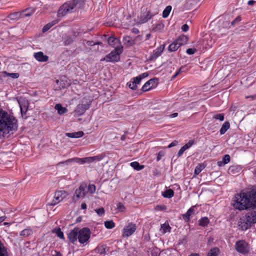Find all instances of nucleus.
Returning <instances> with one entry per match:
<instances>
[{
    "label": "nucleus",
    "instance_id": "1",
    "mask_svg": "<svg viewBox=\"0 0 256 256\" xmlns=\"http://www.w3.org/2000/svg\"><path fill=\"white\" fill-rule=\"evenodd\" d=\"M18 120L14 116L0 108V139L12 134L18 130Z\"/></svg>",
    "mask_w": 256,
    "mask_h": 256
},
{
    "label": "nucleus",
    "instance_id": "2",
    "mask_svg": "<svg viewBox=\"0 0 256 256\" xmlns=\"http://www.w3.org/2000/svg\"><path fill=\"white\" fill-rule=\"evenodd\" d=\"M90 234V230L88 228H74L68 233V238L72 244H74L78 240L80 244H84L88 242Z\"/></svg>",
    "mask_w": 256,
    "mask_h": 256
},
{
    "label": "nucleus",
    "instance_id": "3",
    "mask_svg": "<svg viewBox=\"0 0 256 256\" xmlns=\"http://www.w3.org/2000/svg\"><path fill=\"white\" fill-rule=\"evenodd\" d=\"M84 2L82 0H73L63 4L58 9L57 16L62 18L68 13L73 12L74 8H82Z\"/></svg>",
    "mask_w": 256,
    "mask_h": 256
},
{
    "label": "nucleus",
    "instance_id": "4",
    "mask_svg": "<svg viewBox=\"0 0 256 256\" xmlns=\"http://www.w3.org/2000/svg\"><path fill=\"white\" fill-rule=\"evenodd\" d=\"M256 224V211L247 212L238 222V227L242 230H246Z\"/></svg>",
    "mask_w": 256,
    "mask_h": 256
},
{
    "label": "nucleus",
    "instance_id": "5",
    "mask_svg": "<svg viewBox=\"0 0 256 256\" xmlns=\"http://www.w3.org/2000/svg\"><path fill=\"white\" fill-rule=\"evenodd\" d=\"M247 192H240L235 195L233 206L240 210H247L250 208Z\"/></svg>",
    "mask_w": 256,
    "mask_h": 256
},
{
    "label": "nucleus",
    "instance_id": "6",
    "mask_svg": "<svg viewBox=\"0 0 256 256\" xmlns=\"http://www.w3.org/2000/svg\"><path fill=\"white\" fill-rule=\"evenodd\" d=\"M123 47H116L114 50L110 52L108 54L106 55L102 60L106 61L107 62H118L120 60V55L122 53Z\"/></svg>",
    "mask_w": 256,
    "mask_h": 256
},
{
    "label": "nucleus",
    "instance_id": "7",
    "mask_svg": "<svg viewBox=\"0 0 256 256\" xmlns=\"http://www.w3.org/2000/svg\"><path fill=\"white\" fill-rule=\"evenodd\" d=\"M136 225L132 222H128L124 226L122 230V235L124 238H128L132 235L136 230Z\"/></svg>",
    "mask_w": 256,
    "mask_h": 256
},
{
    "label": "nucleus",
    "instance_id": "8",
    "mask_svg": "<svg viewBox=\"0 0 256 256\" xmlns=\"http://www.w3.org/2000/svg\"><path fill=\"white\" fill-rule=\"evenodd\" d=\"M87 193V186L86 184H82L79 188L75 190L72 197L74 202H77L80 198H84Z\"/></svg>",
    "mask_w": 256,
    "mask_h": 256
},
{
    "label": "nucleus",
    "instance_id": "9",
    "mask_svg": "<svg viewBox=\"0 0 256 256\" xmlns=\"http://www.w3.org/2000/svg\"><path fill=\"white\" fill-rule=\"evenodd\" d=\"M235 248L239 253L246 254L250 251L249 244L244 240L237 241L235 244Z\"/></svg>",
    "mask_w": 256,
    "mask_h": 256
},
{
    "label": "nucleus",
    "instance_id": "10",
    "mask_svg": "<svg viewBox=\"0 0 256 256\" xmlns=\"http://www.w3.org/2000/svg\"><path fill=\"white\" fill-rule=\"evenodd\" d=\"M68 195V192L65 190H58L56 192L54 198L50 205L55 206L60 202L62 201Z\"/></svg>",
    "mask_w": 256,
    "mask_h": 256
},
{
    "label": "nucleus",
    "instance_id": "11",
    "mask_svg": "<svg viewBox=\"0 0 256 256\" xmlns=\"http://www.w3.org/2000/svg\"><path fill=\"white\" fill-rule=\"evenodd\" d=\"M158 13L156 10L154 14H152L150 11H146L143 12L140 17L138 18V22L140 24H144L150 20L154 16Z\"/></svg>",
    "mask_w": 256,
    "mask_h": 256
},
{
    "label": "nucleus",
    "instance_id": "12",
    "mask_svg": "<svg viewBox=\"0 0 256 256\" xmlns=\"http://www.w3.org/2000/svg\"><path fill=\"white\" fill-rule=\"evenodd\" d=\"M158 84V80L156 78H152L146 82L142 86V90L146 92L156 88Z\"/></svg>",
    "mask_w": 256,
    "mask_h": 256
},
{
    "label": "nucleus",
    "instance_id": "13",
    "mask_svg": "<svg viewBox=\"0 0 256 256\" xmlns=\"http://www.w3.org/2000/svg\"><path fill=\"white\" fill-rule=\"evenodd\" d=\"M248 201H250V208H256V189H252L247 192Z\"/></svg>",
    "mask_w": 256,
    "mask_h": 256
},
{
    "label": "nucleus",
    "instance_id": "14",
    "mask_svg": "<svg viewBox=\"0 0 256 256\" xmlns=\"http://www.w3.org/2000/svg\"><path fill=\"white\" fill-rule=\"evenodd\" d=\"M164 48V45H161L153 50L152 54L150 56L149 60H153L157 58L162 53Z\"/></svg>",
    "mask_w": 256,
    "mask_h": 256
},
{
    "label": "nucleus",
    "instance_id": "15",
    "mask_svg": "<svg viewBox=\"0 0 256 256\" xmlns=\"http://www.w3.org/2000/svg\"><path fill=\"white\" fill-rule=\"evenodd\" d=\"M75 162L78 163V164H84V158H76L68 159V160H66V161L58 162L57 165L58 166H60V165H62V164H66V165H68L70 162Z\"/></svg>",
    "mask_w": 256,
    "mask_h": 256
},
{
    "label": "nucleus",
    "instance_id": "16",
    "mask_svg": "<svg viewBox=\"0 0 256 256\" xmlns=\"http://www.w3.org/2000/svg\"><path fill=\"white\" fill-rule=\"evenodd\" d=\"M108 42L110 46L114 48L116 47H120L122 46L120 45V40L114 36L109 37L108 39Z\"/></svg>",
    "mask_w": 256,
    "mask_h": 256
},
{
    "label": "nucleus",
    "instance_id": "17",
    "mask_svg": "<svg viewBox=\"0 0 256 256\" xmlns=\"http://www.w3.org/2000/svg\"><path fill=\"white\" fill-rule=\"evenodd\" d=\"M88 108H89V104H79L77 106V107L75 110V112L78 116H81Z\"/></svg>",
    "mask_w": 256,
    "mask_h": 256
},
{
    "label": "nucleus",
    "instance_id": "18",
    "mask_svg": "<svg viewBox=\"0 0 256 256\" xmlns=\"http://www.w3.org/2000/svg\"><path fill=\"white\" fill-rule=\"evenodd\" d=\"M194 144V140H190L188 143L185 144L179 150L178 152V156H181L184 152L187 150L189 149Z\"/></svg>",
    "mask_w": 256,
    "mask_h": 256
},
{
    "label": "nucleus",
    "instance_id": "19",
    "mask_svg": "<svg viewBox=\"0 0 256 256\" xmlns=\"http://www.w3.org/2000/svg\"><path fill=\"white\" fill-rule=\"evenodd\" d=\"M34 56L39 62H46L48 59V57L46 55H44V53L42 52L34 53Z\"/></svg>",
    "mask_w": 256,
    "mask_h": 256
},
{
    "label": "nucleus",
    "instance_id": "20",
    "mask_svg": "<svg viewBox=\"0 0 256 256\" xmlns=\"http://www.w3.org/2000/svg\"><path fill=\"white\" fill-rule=\"evenodd\" d=\"M104 158V156L102 155H98L94 156H90L84 158V162L90 164L95 161H100L102 160Z\"/></svg>",
    "mask_w": 256,
    "mask_h": 256
},
{
    "label": "nucleus",
    "instance_id": "21",
    "mask_svg": "<svg viewBox=\"0 0 256 256\" xmlns=\"http://www.w3.org/2000/svg\"><path fill=\"white\" fill-rule=\"evenodd\" d=\"M242 170V166L239 165H234L230 166L228 170V173L232 174H238Z\"/></svg>",
    "mask_w": 256,
    "mask_h": 256
},
{
    "label": "nucleus",
    "instance_id": "22",
    "mask_svg": "<svg viewBox=\"0 0 256 256\" xmlns=\"http://www.w3.org/2000/svg\"><path fill=\"white\" fill-rule=\"evenodd\" d=\"M84 135V133L82 131L66 133V136L70 138H79L82 137Z\"/></svg>",
    "mask_w": 256,
    "mask_h": 256
},
{
    "label": "nucleus",
    "instance_id": "23",
    "mask_svg": "<svg viewBox=\"0 0 256 256\" xmlns=\"http://www.w3.org/2000/svg\"><path fill=\"white\" fill-rule=\"evenodd\" d=\"M20 12L22 18H24L31 16L34 12V9L32 8H30Z\"/></svg>",
    "mask_w": 256,
    "mask_h": 256
},
{
    "label": "nucleus",
    "instance_id": "24",
    "mask_svg": "<svg viewBox=\"0 0 256 256\" xmlns=\"http://www.w3.org/2000/svg\"><path fill=\"white\" fill-rule=\"evenodd\" d=\"M18 104L20 105V112L22 114V115L23 116L24 114H25L28 110V103L24 102H21L18 101Z\"/></svg>",
    "mask_w": 256,
    "mask_h": 256
},
{
    "label": "nucleus",
    "instance_id": "25",
    "mask_svg": "<svg viewBox=\"0 0 256 256\" xmlns=\"http://www.w3.org/2000/svg\"><path fill=\"white\" fill-rule=\"evenodd\" d=\"M54 108L57 110L58 113L60 115L64 114L68 112L67 108L65 107H62L60 104H56Z\"/></svg>",
    "mask_w": 256,
    "mask_h": 256
},
{
    "label": "nucleus",
    "instance_id": "26",
    "mask_svg": "<svg viewBox=\"0 0 256 256\" xmlns=\"http://www.w3.org/2000/svg\"><path fill=\"white\" fill-rule=\"evenodd\" d=\"M230 124L228 122H225L221 127L220 132L221 135L224 134L230 128Z\"/></svg>",
    "mask_w": 256,
    "mask_h": 256
},
{
    "label": "nucleus",
    "instance_id": "27",
    "mask_svg": "<svg viewBox=\"0 0 256 256\" xmlns=\"http://www.w3.org/2000/svg\"><path fill=\"white\" fill-rule=\"evenodd\" d=\"M180 44L176 40L168 46V50L170 52H174L180 46Z\"/></svg>",
    "mask_w": 256,
    "mask_h": 256
},
{
    "label": "nucleus",
    "instance_id": "28",
    "mask_svg": "<svg viewBox=\"0 0 256 256\" xmlns=\"http://www.w3.org/2000/svg\"><path fill=\"white\" fill-rule=\"evenodd\" d=\"M123 42L124 44L132 46L134 44V40L129 36H125L123 38Z\"/></svg>",
    "mask_w": 256,
    "mask_h": 256
},
{
    "label": "nucleus",
    "instance_id": "29",
    "mask_svg": "<svg viewBox=\"0 0 256 256\" xmlns=\"http://www.w3.org/2000/svg\"><path fill=\"white\" fill-rule=\"evenodd\" d=\"M130 166L136 170H140L144 168V165H140L137 162H130Z\"/></svg>",
    "mask_w": 256,
    "mask_h": 256
},
{
    "label": "nucleus",
    "instance_id": "30",
    "mask_svg": "<svg viewBox=\"0 0 256 256\" xmlns=\"http://www.w3.org/2000/svg\"><path fill=\"white\" fill-rule=\"evenodd\" d=\"M8 18L12 20H16L22 18L21 12H16L9 14Z\"/></svg>",
    "mask_w": 256,
    "mask_h": 256
},
{
    "label": "nucleus",
    "instance_id": "31",
    "mask_svg": "<svg viewBox=\"0 0 256 256\" xmlns=\"http://www.w3.org/2000/svg\"><path fill=\"white\" fill-rule=\"evenodd\" d=\"M209 220L207 217L202 218L198 220L199 225L202 227L206 226L209 224Z\"/></svg>",
    "mask_w": 256,
    "mask_h": 256
},
{
    "label": "nucleus",
    "instance_id": "32",
    "mask_svg": "<svg viewBox=\"0 0 256 256\" xmlns=\"http://www.w3.org/2000/svg\"><path fill=\"white\" fill-rule=\"evenodd\" d=\"M52 233H54L56 234L57 236L60 238L64 240V237L63 232L61 230L60 228H56L52 230Z\"/></svg>",
    "mask_w": 256,
    "mask_h": 256
},
{
    "label": "nucleus",
    "instance_id": "33",
    "mask_svg": "<svg viewBox=\"0 0 256 256\" xmlns=\"http://www.w3.org/2000/svg\"><path fill=\"white\" fill-rule=\"evenodd\" d=\"M194 206H192L188 210L186 214L182 215L183 218H186L187 220H190V217L191 215L194 212Z\"/></svg>",
    "mask_w": 256,
    "mask_h": 256
},
{
    "label": "nucleus",
    "instance_id": "34",
    "mask_svg": "<svg viewBox=\"0 0 256 256\" xmlns=\"http://www.w3.org/2000/svg\"><path fill=\"white\" fill-rule=\"evenodd\" d=\"M176 40L180 46H182L186 44L188 41V38L186 36L182 35L180 36Z\"/></svg>",
    "mask_w": 256,
    "mask_h": 256
},
{
    "label": "nucleus",
    "instance_id": "35",
    "mask_svg": "<svg viewBox=\"0 0 256 256\" xmlns=\"http://www.w3.org/2000/svg\"><path fill=\"white\" fill-rule=\"evenodd\" d=\"M170 227L168 223L165 222L161 225L160 230L163 234H166L167 232H170Z\"/></svg>",
    "mask_w": 256,
    "mask_h": 256
},
{
    "label": "nucleus",
    "instance_id": "36",
    "mask_svg": "<svg viewBox=\"0 0 256 256\" xmlns=\"http://www.w3.org/2000/svg\"><path fill=\"white\" fill-rule=\"evenodd\" d=\"M220 250L218 248H212L208 253L207 256H218Z\"/></svg>",
    "mask_w": 256,
    "mask_h": 256
},
{
    "label": "nucleus",
    "instance_id": "37",
    "mask_svg": "<svg viewBox=\"0 0 256 256\" xmlns=\"http://www.w3.org/2000/svg\"><path fill=\"white\" fill-rule=\"evenodd\" d=\"M162 195L164 198H171L174 196V192L172 190L169 189L164 191Z\"/></svg>",
    "mask_w": 256,
    "mask_h": 256
},
{
    "label": "nucleus",
    "instance_id": "38",
    "mask_svg": "<svg viewBox=\"0 0 256 256\" xmlns=\"http://www.w3.org/2000/svg\"><path fill=\"white\" fill-rule=\"evenodd\" d=\"M116 210L118 212H124L126 211V208L122 202H118L116 204Z\"/></svg>",
    "mask_w": 256,
    "mask_h": 256
},
{
    "label": "nucleus",
    "instance_id": "39",
    "mask_svg": "<svg viewBox=\"0 0 256 256\" xmlns=\"http://www.w3.org/2000/svg\"><path fill=\"white\" fill-rule=\"evenodd\" d=\"M172 8L170 6H168L165 8L162 12V17L164 18H166L169 16Z\"/></svg>",
    "mask_w": 256,
    "mask_h": 256
},
{
    "label": "nucleus",
    "instance_id": "40",
    "mask_svg": "<svg viewBox=\"0 0 256 256\" xmlns=\"http://www.w3.org/2000/svg\"><path fill=\"white\" fill-rule=\"evenodd\" d=\"M32 231L30 228H26L22 230L20 234V235L24 236H28L32 234Z\"/></svg>",
    "mask_w": 256,
    "mask_h": 256
},
{
    "label": "nucleus",
    "instance_id": "41",
    "mask_svg": "<svg viewBox=\"0 0 256 256\" xmlns=\"http://www.w3.org/2000/svg\"><path fill=\"white\" fill-rule=\"evenodd\" d=\"M95 252L100 254H104L105 253V247L103 245H99L95 248Z\"/></svg>",
    "mask_w": 256,
    "mask_h": 256
},
{
    "label": "nucleus",
    "instance_id": "42",
    "mask_svg": "<svg viewBox=\"0 0 256 256\" xmlns=\"http://www.w3.org/2000/svg\"><path fill=\"white\" fill-rule=\"evenodd\" d=\"M204 168V166L203 164H199L198 165L194 170V174L196 175H198L203 169Z\"/></svg>",
    "mask_w": 256,
    "mask_h": 256
},
{
    "label": "nucleus",
    "instance_id": "43",
    "mask_svg": "<svg viewBox=\"0 0 256 256\" xmlns=\"http://www.w3.org/2000/svg\"><path fill=\"white\" fill-rule=\"evenodd\" d=\"M104 226L106 228L111 229L115 226V224L112 220H108L104 222Z\"/></svg>",
    "mask_w": 256,
    "mask_h": 256
},
{
    "label": "nucleus",
    "instance_id": "44",
    "mask_svg": "<svg viewBox=\"0 0 256 256\" xmlns=\"http://www.w3.org/2000/svg\"><path fill=\"white\" fill-rule=\"evenodd\" d=\"M58 22V20H54L52 23H49L46 25L42 28V31L45 32L49 30L52 26Z\"/></svg>",
    "mask_w": 256,
    "mask_h": 256
},
{
    "label": "nucleus",
    "instance_id": "45",
    "mask_svg": "<svg viewBox=\"0 0 256 256\" xmlns=\"http://www.w3.org/2000/svg\"><path fill=\"white\" fill-rule=\"evenodd\" d=\"M224 118V114H216L212 116L213 120H219L220 122L223 121Z\"/></svg>",
    "mask_w": 256,
    "mask_h": 256
},
{
    "label": "nucleus",
    "instance_id": "46",
    "mask_svg": "<svg viewBox=\"0 0 256 256\" xmlns=\"http://www.w3.org/2000/svg\"><path fill=\"white\" fill-rule=\"evenodd\" d=\"M127 84L130 88L134 90H136L138 87L132 80L130 82H128Z\"/></svg>",
    "mask_w": 256,
    "mask_h": 256
},
{
    "label": "nucleus",
    "instance_id": "47",
    "mask_svg": "<svg viewBox=\"0 0 256 256\" xmlns=\"http://www.w3.org/2000/svg\"><path fill=\"white\" fill-rule=\"evenodd\" d=\"M166 209V207L164 205H157L154 208V210L156 211L164 210Z\"/></svg>",
    "mask_w": 256,
    "mask_h": 256
},
{
    "label": "nucleus",
    "instance_id": "48",
    "mask_svg": "<svg viewBox=\"0 0 256 256\" xmlns=\"http://www.w3.org/2000/svg\"><path fill=\"white\" fill-rule=\"evenodd\" d=\"M230 155L226 154L223 157L222 160L223 161V163H224V164H226L230 162Z\"/></svg>",
    "mask_w": 256,
    "mask_h": 256
},
{
    "label": "nucleus",
    "instance_id": "49",
    "mask_svg": "<svg viewBox=\"0 0 256 256\" xmlns=\"http://www.w3.org/2000/svg\"><path fill=\"white\" fill-rule=\"evenodd\" d=\"M96 186L94 184H90L88 187L87 188V191H89L91 194H93L96 191Z\"/></svg>",
    "mask_w": 256,
    "mask_h": 256
},
{
    "label": "nucleus",
    "instance_id": "50",
    "mask_svg": "<svg viewBox=\"0 0 256 256\" xmlns=\"http://www.w3.org/2000/svg\"><path fill=\"white\" fill-rule=\"evenodd\" d=\"M6 74L7 76L12 78H17L19 77V74L18 73H8L6 72Z\"/></svg>",
    "mask_w": 256,
    "mask_h": 256
},
{
    "label": "nucleus",
    "instance_id": "51",
    "mask_svg": "<svg viewBox=\"0 0 256 256\" xmlns=\"http://www.w3.org/2000/svg\"><path fill=\"white\" fill-rule=\"evenodd\" d=\"M96 212L99 216H102L104 214V210L103 208H100L95 210Z\"/></svg>",
    "mask_w": 256,
    "mask_h": 256
},
{
    "label": "nucleus",
    "instance_id": "52",
    "mask_svg": "<svg viewBox=\"0 0 256 256\" xmlns=\"http://www.w3.org/2000/svg\"><path fill=\"white\" fill-rule=\"evenodd\" d=\"M165 152L163 151H160L157 154L156 160L158 162L160 160L162 157L164 156Z\"/></svg>",
    "mask_w": 256,
    "mask_h": 256
},
{
    "label": "nucleus",
    "instance_id": "53",
    "mask_svg": "<svg viewBox=\"0 0 256 256\" xmlns=\"http://www.w3.org/2000/svg\"><path fill=\"white\" fill-rule=\"evenodd\" d=\"M241 20L240 16H238L233 21L231 22V25L234 26L238 24Z\"/></svg>",
    "mask_w": 256,
    "mask_h": 256
},
{
    "label": "nucleus",
    "instance_id": "54",
    "mask_svg": "<svg viewBox=\"0 0 256 256\" xmlns=\"http://www.w3.org/2000/svg\"><path fill=\"white\" fill-rule=\"evenodd\" d=\"M196 52V48H188L186 50V52L188 54H193Z\"/></svg>",
    "mask_w": 256,
    "mask_h": 256
},
{
    "label": "nucleus",
    "instance_id": "55",
    "mask_svg": "<svg viewBox=\"0 0 256 256\" xmlns=\"http://www.w3.org/2000/svg\"><path fill=\"white\" fill-rule=\"evenodd\" d=\"M134 81V83L137 86V84H139L141 80L140 78L136 76L132 79Z\"/></svg>",
    "mask_w": 256,
    "mask_h": 256
},
{
    "label": "nucleus",
    "instance_id": "56",
    "mask_svg": "<svg viewBox=\"0 0 256 256\" xmlns=\"http://www.w3.org/2000/svg\"><path fill=\"white\" fill-rule=\"evenodd\" d=\"M52 256H62L61 253L57 250H53L52 252Z\"/></svg>",
    "mask_w": 256,
    "mask_h": 256
},
{
    "label": "nucleus",
    "instance_id": "57",
    "mask_svg": "<svg viewBox=\"0 0 256 256\" xmlns=\"http://www.w3.org/2000/svg\"><path fill=\"white\" fill-rule=\"evenodd\" d=\"M178 144V142L176 140H174L168 146V148H171L173 146H176Z\"/></svg>",
    "mask_w": 256,
    "mask_h": 256
},
{
    "label": "nucleus",
    "instance_id": "58",
    "mask_svg": "<svg viewBox=\"0 0 256 256\" xmlns=\"http://www.w3.org/2000/svg\"><path fill=\"white\" fill-rule=\"evenodd\" d=\"M189 27L188 24H184L182 26V30L184 32H186L188 30Z\"/></svg>",
    "mask_w": 256,
    "mask_h": 256
},
{
    "label": "nucleus",
    "instance_id": "59",
    "mask_svg": "<svg viewBox=\"0 0 256 256\" xmlns=\"http://www.w3.org/2000/svg\"><path fill=\"white\" fill-rule=\"evenodd\" d=\"M148 76V72H144L142 74H140L138 76V78H140V80H142V78H146Z\"/></svg>",
    "mask_w": 256,
    "mask_h": 256
},
{
    "label": "nucleus",
    "instance_id": "60",
    "mask_svg": "<svg viewBox=\"0 0 256 256\" xmlns=\"http://www.w3.org/2000/svg\"><path fill=\"white\" fill-rule=\"evenodd\" d=\"M256 2V1H254V0H250L248 1V4L249 6H252V5L254 4Z\"/></svg>",
    "mask_w": 256,
    "mask_h": 256
},
{
    "label": "nucleus",
    "instance_id": "61",
    "mask_svg": "<svg viewBox=\"0 0 256 256\" xmlns=\"http://www.w3.org/2000/svg\"><path fill=\"white\" fill-rule=\"evenodd\" d=\"M217 164L218 166H224L225 164H224V163H223V161L222 160V161L218 162Z\"/></svg>",
    "mask_w": 256,
    "mask_h": 256
},
{
    "label": "nucleus",
    "instance_id": "62",
    "mask_svg": "<svg viewBox=\"0 0 256 256\" xmlns=\"http://www.w3.org/2000/svg\"><path fill=\"white\" fill-rule=\"evenodd\" d=\"M72 42V39L69 38L68 40H67L64 42V44H65V45H68V44H70Z\"/></svg>",
    "mask_w": 256,
    "mask_h": 256
},
{
    "label": "nucleus",
    "instance_id": "63",
    "mask_svg": "<svg viewBox=\"0 0 256 256\" xmlns=\"http://www.w3.org/2000/svg\"><path fill=\"white\" fill-rule=\"evenodd\" d=\"M86 203H82L81 204V208L82 210H86Z\"/></svg>",
    "mask_w": 256,
    "mask_h": 256
},
{
    "label": "nucleus",
    "instance_id": "64",
    "mask_svg": "<svg viewBox=\"0 0 256 256\" xmlns=\"http://www.w3.org/2000/svg\"><path fill=\"white\" fill-rule=\"evenodd\" d=\"M178 116V114L177 112H174V113H173L172 114H170V116L171 118H174Z\"/></svg>",
    "mask_w": 256,
    "mask_h": 256
}]
</instances>
